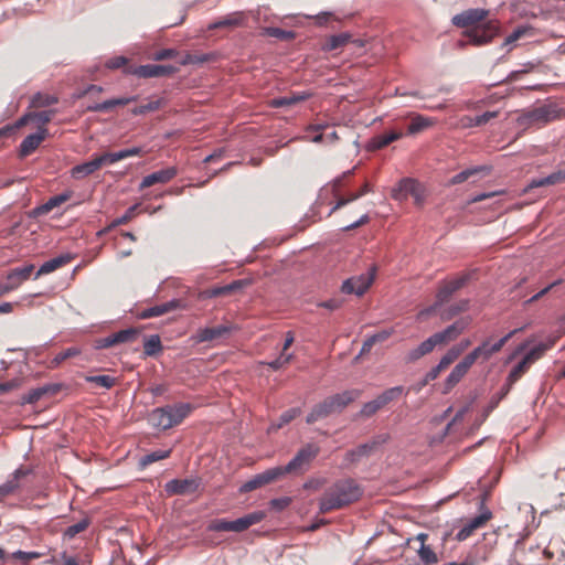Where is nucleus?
Wrapping results in <instances>:
<instances>
[{"label": "nucleus", "instance_id": "c9c22d12", "mask_svg": "<svg viewBox=\"0 0 565 565\" xmlns=\"http://www.w3.org/2000/svg\"><path fill=\"white\" fill-rule=\"evenodd\" d=\"M70 260H71V258L68 256H58V257H55V258H52V259L45 262L39 268V270H38V273L35 275V278H39L42 275L50 274V273L61 268L62 266H64L67 263H70Z\"/></svg>", "mask_w": 565, "mask_h": 565}, {"label": "nucleus", "instance_id": "774afa93", "mask_svg": "<svg viewBox=\"0 0 565 565\" xmlns=\"http://www.w3.org/2000/svg\"><path fill=\"white\" fill-rule=\"evenodd\" d=\"M78 353H79V351H78L76 348H68V349H66V350H64V351L60 352V353L55 356L54 361H55L56 363H61V362H63V361H65V360H67V359L72 358V356L77 355Z\"/></svg>", "mask_w": 565, "mask_h": 565}, {"label": "nucleus", "instance_id": "c85d7f7f", "mask_svg": "<svg viewBox=\"0 0 565 565\" xmlns=\"http://www.w3.org/2000/svg\"><path fill=\"white\" fill-rule=\"evenodd\" d=\"M244 17L242 12H234L231 14H227L217 21H214L209 24L207 30H216V29H235L237 26H241L243 24Z\"/></svg>", "mask_w": 565, "mask_h": 565}, {"label": "nucleus", "instance_id": "a878e982", "mask_svg": "<svg viewBox=\"0 0 565 565\" xmlns=\"http://www.w3.org/2000/svg\"><path fill=\"white\" fill-rule=\"evenodd\" d=\"M407 117L411 118V124L407 127L408 135H417L436 124L434 118L426 117L416 113H409Z\"/></svg>", "mask_w": 565, "mask_h": 565}, {"label": "nucleus", "instance_id": "20e7f679", "mask_svg": "<svg viewBox=\"0 0 565 565\" xmlns=\"http://www.w3.org/2000/svg\"><path fill=\"white\" fill-rule=\"evenodd\" d=\"M266 518L264 511H255L248 513L237 520L228 521L225 519H216L213 520L207 529L214 532H236L241 533L249 529L252 525H255L262 522Z\"/></svg>", "mask_w": 565, "mask_h": 565}, {"label": "nucleus", "instance_id": "4be33fe9", "mask_svg": "<svg viewBox=\"0 0 565 565\" xmlns=\"http://www.w3.org/2000/svg\"><path fill=\"white\" fill-rule=\"evenodd\" d=\"M46 135L47 129L39 127L38 132L25 137L20 145V156L26 157L34 152L39 148L41 142L45 139Z\"/></svg>", "mask_w": 565, "mask_h": 565}, {"label": "nucleus", "instance_id": "f8f14e48", "mask_svg": "<svg viewBox=\"0 0 565 565\" xmlns=\"http://www.w3.org/2000/svg\"><path fill=\"white\" fill-rule=\"evenodd\" d=\"M523 330H524L523 327L514 329L511 332H509L507 335L501 338L499 341H497L495 343H491V340L487 339V340L482 341V343L480 345H478L477 348H475L473 350L477 353L479 359H481L482 361H488L494 353H498L499 351H501V349L504 347V344L512 337H514L516 333H519Z\"/></svg>", "mask_w": 565, "mask_h": 565}, {"label": "nucleus", "instance_id": "6e6552de", "mask_svg": "<svg viewBox=\"0 0 565 565\" xmlns=\"http://www.w3.org/2000/svg\"><path fill=\"white\" fill-rule=\"evenodd\" d=\"M377 267L375 265L371 266L367 274H363L360 276H354L348 278L343 281L341 286V291L347 295H364L367 289L371 287L372 282L375 279Z\"/></svg>", "mask_w": 565, "mask_h": 565}, {"label": "nucleus", "instance_id": "3c124183", "mask_svg": "<svg viewBox=\"0 0 565 565\" xmlns=\"http://www.w3.org/2000/svg\"><path fill=\"white\" fill-rule=\"evenodd\" d=\"M89 526V520L87 518L81 520L79 522L68 526L65 530V536L68 539L75 537L77 534L84 532Z\"/></svg>", "mask_w": 565, "mask_h": 565}, {"label": "nucleus", "instance_id": "5fc2aeb1", "mask_svg": "<svg viewBox=\"0 0 565 565\" xmlns=\"http://www.w3.org/2000/svg\"><path fill=\"white\" fill-rule=\"evenodd\" d=\"M301 411L300 408H290L286 412H284L279 417V423L275 426L276 429L281 428L284 425H287L292 419L298 417L300 415Z\"/></svg>", "mask_w": 565, "mask_h": 565}, {"label": "nucleus", "instance_id": "4468645a", "mask_svg": "<svg viewBox=\"0 0 565 565\" xmlns=\"http://www.w3.org/2000/svg\"><path fill=\"white\" fill-rule=\"evenodd\" d=\"M412 196L415 204L422 205L425 201V189L424 186L414 179H403L398 184L396 198Z\"/></svg>", "mask_w": 565, "mask_h": 565}, {"label": "nucleus", "instance_id": "bf43d9fd", "mask_svg": "<svg viewBox=\"0 0 565 565\" xmlns=\"http://www.w3.org/2000/svg\"><path fill=\"white\" fill-rule=\"evenodd\" d=\"M443 305L441 303H438V300L436 299L435 302L425 308V309H422L418 313H417V320L419 321H423L425 320L427 317L431 316V315H435L439 308L441 307Z\"/></svg>", "mask_w": 565, "mask_h": 565}, {"label": "nucleus", "instance_id": "ddd939ff", "mask_svg": "<svg viewBox=\"0 0 565 565\" xmlns=\"http://www.w3.org/2000/svg\"><path fill=\"white\" fill-rule=\"evenodd\" d=\"M281 478V471L277 467L267 469L266 471L254 476L250 480L243 483L239 488L241 493H247L269 484Z\"/></svg>", "mask_w": 565, "mask_h": 565}, {"label": "nucleus", "instance_id": "4d7b16f0", "mask_svg": "<svg viewBox=\"0 0 565 565\" xmlns=\"http://www.w3.org/2000/svg\"><path fill=\"white\" fill-rule=\"evenodd\" d=\"M178 54H179L178 51L174 49H162V50L156 51L151 55V58L153 61H166V60L175 57Z\"/></svg>", "mask_w": 565, "mask_h": 565}, {"label": "nucleus", "instance_id": "bb28decb", "mask_svg": "<svg viewBox=\"0 0 565 565\" xmlns=\"http://www.w3.org/2000/svg\"><path fill=\"white\" fill-rule=\"evenodd\" d=\"M402 130H391L381 135L374 136L369 142L370 150H381L387 147L390 143L401 139L403 137Z\"/></svg>", "mask_w": 565, "mask_h": 565}, {"label": "nucleus", "instance_id": "cd10ccee", "mask_svg": "<svg viewBox=\"0 0 565 565\" xmlns=\"http://www.w3.org/2000/svg\"><path fill=\"white\" fill-rule=\"evenodd\" d=\"M136 99H137L136 96L111 98V99L105 100L104 103H98V104H93V105L87 106L86 111H96V113L109 111L117 106H126V105L135 102Z\"/></svg>", "mask_w": 565, "mask_h": 565}, {"label": "nucleus", "instance_id": "e433bc0d", "mask_svg": "<svg viewBox=\"0 0 565 565\" xmlns=\"http://www.w3.org/2000/svg\"><path fill=\"white\" fill-rule=\"evenodd\" d=\"M351 35L349 33H341L337 35L329 36L326 42L322 44V50L326 52H331L338 49L343 47L349 43Z\"/></svg>", "mask_w": 565, "mask_h": 565}, {"label": "nucleus", "instance_id": "338daca9", "mask_svg": "<svg viewBox=\"0 0 565 565\" xmlns=\"http://www.w3.org/2000/svg\"><path fill=\"white\" fill-rule=\"evenodd\" d=\"M525 66H526V68H524V70L511 72L503 82H505V83L514 82L520 77V75L526 74L534 68V64H532V63H527Z\"/></svg>", "mask_w": 565, "mask_h": 565}, {"label": "nucleus", "instance_id": "7c9ffc66", "mask_svg": "<svg viewBox=\"0 0 565 565\" xmlns=\"http://www.w3.org/2000/svg\"><path fill=\"white\" fill-rule=\"evenodd\" d=\"M71 198V193H61L58 195L50 198L44 204L35 207L33 210V214L36 216L45 215L50 213L53 209L60 206L61 204L68 201Z\"/></svg>", "mask_w": 565, "mask_h": 565}, {"label": "nucleus", "instance_id": "37998d69", "mask_svg": "<svg viewBox=\"0 0 565 565\" xmlns=\"http://www.w3.org/2000/svg\"><path fill=\"white\" fill-rule=\"evenodd\" d=\"M162 351L160 337L154 334L150 335L143 343V353L149 356H154Z\"/></svg>", "mask_w": 565, "mask_h": 565}, {"label": "nucleus", "instance_id": "dca6fc26", "mask_svg": "<svg viewBox=\"0 0 565 565\" xmlns=\"http://www.w3.org/2000/svg\"><path fill=\"white\" fill-rule=\"evenodd\" d=\"M387 437L379 436L374 438L372 441L362 444L356 448L349 450L345 455V460L350 463H355L360 461L364 457H369L373 451L383 443H385Z\"/></svg>", "mask_w": 565, "mask_h": 565}, {"label": "nucleus", "instance_id": "412c9836", "mask_svg": "<svg viewBox=\"0 0 565 565\" xmlns=\"http://www.w3.org/2000/svg\"><path fill=\"white\" fill-rule=\"evenodd\" d=\"M34 270L33 265L13 268L8 275L6 286L10 291L17 289L23 281L28 280Z\"/></svg>", "mask_w": 565, "mask_h": 565}, {"label": "nucleus", "instance_id": "f3484780", "mask_svg": "<svg viewBox=\"0 0 565 565\" xmlns=\"http://www.w3.org/2000/svg\"><path fill=\"white\" fill-rule=\"evenodd\" d=\"M178 68L172 65L147 64L135 68L134 74L140 78L164 77L173 75Z\"/></svg>", "mask_w": 565, "mask_h": 565}, {"label": "nucleus", "instance_id": "9d476101", "mask_svg": "<svg viewBox=\"0 0 565 565\" xmlns=\"http://www.w3.org/2000/svg\"><path fill=\"white\" fill-rule=\"evenodd\" d=\"M489 13L490 12L487 9H468L459 14H456L451 21L454 25L467 30L488 21L487 18Z\"/></svg>", "mask_w": 565, "mask_h": 565}, {"label": "nucleus", "instance_id": "6e6d98bb", "mask_svg": "<svg viewBox=\"0 0 565 565\" xmlns=\"http://www.w3.org/2000/svg\"><path fill=\"white\" fill-rule=\"evenodd\" d=\"M23 380L20 377L12 379L10 381L0 383V394H6L11 391L18 390L22 386Z\"/></svg>", "mask_w": 565, "mask_h": 565}, {"label": "nucleus", "instance_id": "13d9d810", "mask_svg": "<svg viewBox=\"0 0 565 565\" xmlns=\"http://www.w3.org/2000/svg\"><path fill=\"white\" fill-rule=\"evenodd\" d=\"M291 359H292V354L281 352L280 355L277 359H275L274 361L269 362L268 365L273 370H279V369L284 367L285 365H287L291 361Z\"/></svg>", "mask_w": 565, "mask_h": 565}, {"label": "nucleus", "instance_id": "052dcab7", "mask_svg": "<svg viewBox=\"0 0 565 565\" xmlns=\"http://www.w3.org/2000/svg\"><path fill=\"white\" fill-rule=\"evenodd\" d=\"M477 529L473 526V524L469 521L467 524H465L461 530L457 533L456 539L459 542H462L470 537Z\"/></svg>", "mask_w": 565, "mask_h": 565}, {"label": "nucleus", "instance_id": "1a4fd4ad", "mask_svg": "<svg viewBox=\"0 0 565 565\" xmlns=\"http://www.w3.org/2000/svg\"><path fill=\"white\" fill-rule=\"evenodd\" d=\"M403 392L402 386H395L391 387L386 391H384L382 394H380L373 401H370L365 403L360 412V415L362 417H371L376 412L385 407L387 404H390L392 401L398 398Z\"/></svg>", "mask_w": 565, "mask_h": 565}, {"label": "nucleus", "instance_id": "f03ea898", "mask_svg": "<svg viewBox=\"0 0 565 565\" xmlns=\"http://www.w3.org/2000/svg\"><path fill=\"white\" fill-rule=\"evenodd\" d=\"M471 321L472 319L470 317H462L448 326L445 330L434 333L407 353V362H415L433 352L437 345H445L456 340L465 330L468 329Z\"/></svg>", "mask_w": 565, "mask_h": 565}, {"label": "nucleus", "instance_id": "69168bd1", "mask_svg": "<svg viewBox=\"0 0 565 565\" xmlns=\"http://www.w3.org/2000/svg\"><path fill=\"white\" fill-rule=\"evenodd\" d=\"M290 503H291V499L289 497L273 499L269 502L270 507L277 511H281V510L286 509L287 507L290 505Z\"/></svg>", "mask_w": 565, "mask_h": 565}, {"label": "nucleus", "instance_id": "6ab92c4d", "mask_svg": "<svg viewBox=\"0 0 565 565\" xmlns=\"http://www.w3.org/2000/svg\"><path fill=\"white\" fill-rule=\"evenodd\" d=\"M178 174L175 167H169L146 175L140 182L139 189L143 190L157 183H168Z\"/></svg>", "mask_w": 565, "mask_h": 565}, {"label": "nucleus", "instance_id": "0e129e2a", "mask_svg": "<svg viewBox=\"0 0 565 565\" xmlns=\"http://www.w3.org/2000/svg\"><path fill=\"white\" fill-rule=\"evenodd\" d=\"M446 369L445 367H441V364L438 363L435 367H433L429 372H427V374L425 375V379L422 383L420 386H425L427 385L430 381H434L436 380L439 374L445 371Z\"/></svg>", "mask_w": 565, "mask_h": 565}, {"label": "nucleus", "instance_id": "c756f323", "mask_svg": "<svg viewBox=\"0 0 565 565\" xmlns=\"http://www.w3.org/2000/svg\"><path fill=\"white\" fill-rule=\"evenodd\" d=\"M168 406L170 407L169 417L175 422V426L180 425L194 409L190 403H177Z\"/></svg>", "mask_w": 565, "mask_h": 565}, {"label": "nucleus", "instance_id": "2eb2a0df", "mask_svg": "<svg viewBox=\"0 0 565 565\" xmlns=\"http://www.w3.org/2000/svg\"><path fill=\"white\" fill-rule=\"evenodd\" d=\"M200 484L199 478L173 479L166 483V491L169 494L189 495L196 492Z\"/></svg>", "mask_w": 565, "mask_h": 565}, {"label": "nucleus", "instance_id": "5701e85b", "mask_svg": "<svg viewBox=\"0 0 565 565\" xmlns=\"http://www.w3.org/2000/svg\"><path fill=\"white\" fill-rule=\"evenodd\" d=\"M137 331L135 329H126L115 332L98 341L99 348H110L119 343L131 342L136 339Z\"/></svg>", "mask_w": 565, "mask_h": 565}, {"label": "nucleus", "instance_id": "de8ad7c7", "mask_svg": "<svg viewBox=\"0 0 565 565\" xmlns=\"http://www.w3.org/2000/svg\"><path fill=\"white\" fill-rule=\"evenodd\" d=\"M86 381L104 388H111L116 384V379L109 375L87 376Z\"/></svg>", "mask_w": 565, "mask_h": 565}, {"label": "nucleus", "instance_id": "72a5a7b5", "mask_svg": "<svg viewBox=\"0 0 565 565\" xmlns=\"http://www.w3.org/2000/svg\"><path fill=\"white\" fill-rule=\"evenodd\" d=\"M308 97L309 94L306 93H291L290 95L271 99L269 105L274 108L287 107L303 102Z\"/></svg>", "mask_w": 565, "mask_h": 565}, {"label": "nucleus", "instance_id": "58836bf2", "mask_svg": "<svg viewBox=\"0 0 565 565\" xmlns=\"http://www.w3.org/2000/svg\"><path fill=\"white\" fill-rule=\"evenodd\" d=\"M565 181V170H561L557 172H554L545 178L532 180L530 183V188H540V186H547V185H554L561 182Z\"/></svg>", "mask_w": 565, "mask_h": 565}, {"label": "nucleus", "instance_id": "7ed1b4c3", "mask_svg": "<svg viewBox=\"0 0 565 565\" xmlns=\"http://www.w3.org/2000/svg\"><path fill=\"white\" fill-rule=\"evenodd\" d=\"M360 396V390H349L329 396L312 408V411L308 414L306 422L308 424H313L317 420L326 418L333 413L341 412L344 407L358 399Z\"/></svg>", "mask_w": 565, "mask_h": 565}, {"label": "nucleus", "instance_id": "864d4df0", "mask_svg": "<svg viewBox=\"0 0 565 565\" xmlns=\"http://www.w3.org/2000/svg\"><path fill=\"white\" fill-rule=\"evenodd\" d=\"M265 34L271 38L286 41L292 40L295 38V33L292 31H287L280 28H267L265 29Z\"/></svg>", "mask_w": 565, "mask_h": 565}, {"label": "nucleus", "instance_id": "8fccbe9b", "mask_svg": "<svg viewBox=\"0 0 565 565\" xmlns=\"http://www.w3.org/2000/svg\"><path fill=\"white\" fill-rule=\"evenodd\" d=\"M170 454H171L170 449L169 450H156V451H152V452L143 456L140 462L142 466H148L158 460H162V459L170 457Z\"/></svg>", "mask_w": 565, "mask_h": 565}, {"label": "nucleus", "instance_id": "2f4dec72", "mask_svg": "<svg viewBox=\"0 0 565 565\" xmlns=\"http://www.w3.org/2000/svg\"><path fill=\"white\" fill-rule=\"evenodd\" d=\"M417 540L420 541V547L418 550V557L424 565H433L438 563L437 554L431 550L430 546L425 544L427 534L420 533L417 535Z\"/></svg>", "mask_w": 565, "mask_h": 565}, {"label": "nucleus", "instance_id": "f704fd0d", "mask_svg": "<svg viewBox=\"0 0 565 565\" xmlns=\"http://www.w3.org/2000/svg\"><path fill=\"white\" fill-rule=\"evenodd\" d=\"M490 170H491V168L488 167V166H479V167H473V168L466 169V170L457 173L456 175H454L449 180V184L455 185V184L463 183L465 181H467L472 175H476V174L481 173V172L489 173Z\"/></svg>", "mask_w": 565, "mask_h": 565}, {"label": "nucleus", "instance_id": "423d86ee", "mask_svg": "<svg viewBox=\"0 0 565 565\" xmlns=\"http://www.w3.org/2000/svg\"><path fill=\"white\" fill-rule=\"evenodd\" d=\"M320 448L315 444H307L296 456L286 465L277 467L281 471V477L288 473H302L310 466L311 461L318 456Z\"/></svg>", "mask_w": 565, "mask_h": 565}, {"label": "nucleus", "instance_id": "79ce46f5", "mask_svg": "<svg viewBox=\"0 0 565 565\" xmlns=\"http://www.w3.org/2000/svg\"><path fill=\"white\" fill-rule=\"evenodd\" d=\"M42 556L39 552H23L17 551L7 556V559L12 563L19 562L22 565H28L31 561L38 559Z\"/></svg>", "mask_w": 565, "mask_h": 565}, {"label": "nucleus", "instance_id": "b1692460", "mask_svg": "<svg viewBox=\"0 0 565 565\" xmlns=\"http://www.w3.org/2000/svg\"><path fill=\"white\" fill-rule=\"evenodd\" d=\"M170 407L163 406L154 408L149 415V422L156 428H160L162 430L170 429L175 426V422H172L169 417Z\"/></svg>", "mask_w": 565, "mask_h": 565}, {"label": "nucleus", "instance_id": "9b49d317", "mask_svg": "<svg viewBox=\"0 0 565 565\" xmlns=\"http://www.w3.org/2000/svg\"><path fill=\"white\" fill-rule=\"evenodd\" d=\"M565 116L564 111L555 104H545L534 108L529 114V119L536 124H548Z\"/></svg>", "mask_w": 565, "mask_h": 565}, {"label": "nucleus", "instance_id": "0eeeda50", "mask_svg": "<svg viewBox=\"0 0 565 565\" xmlns=\"http://www.w3.org/2000/svg\"><path fill=\"white\" fill-rule=\"evenodd\" d=\"M475 271H466L459 274L457 277L449 280H444L439 284L436 292L438 303H446L450 298L460 289H462L472 279Z\"/></svg>", "mask_w": 565, "mask_h": 565}, {"label": "nucleus", "instance_id": "393cba45", "mask_svg": "<svg viewBox=\"0 0 565 565\" xmlns=\"http://www.w3.org/2000/svg\"><path fill=\"white\" fill-rule=\"evenodd\" d=\"M531 364L523 358L509 373L502 387V396H505L512 386L530 370Z\"/></svg>", "mask_w": 565, "mask_h": 565}, {"label": "nucleus", "instance_id": "c03bdc74", "mask_svg": "<svg viewBox=\"0 0 565 565\" xmlns=\"http://www.w3.org/2000/svg\"><path fill=\"white\" fill-rule=\"evenodd\" d=\"M49 391H50L49 386H42V387L33 388L29 393L24 394L21 397L20 404L21 405L34 404L38 401H40L45 394H47Z\"/></svg>", "mask_w": 565, "mask_h": 565}, {"label": "nucleus", "instance_id": "a211bd4d", "mask_svg": "<svg viewBox=\"0 0 565 565\" xmlns=\"http://www.w3.org/2000/svg\"><path fill=\"white\" fill-rule=\"evenodd\" d=\"M185 305L182 300L179 299H172L168 302L157 305L150 308H146L137 313L138 318L140 319H150L163 316L170 311L177 310V309H184Z\"/></svg>", "mask_w": 565, "mask_h": 565}, {"label": "nucleus", "instance_id": "39448f33", "mask_svg": "<svg viewBox=\"0 0 565 565\" xmlns=\"http://www.w3.org/2000/svg\"><path fill=\"white\" fill-rule=\"evenodd\" d=\"M499 33L500 22L493 19L465 30L462 35L469 40L470 44L482 46L491 43Z\"/></svg>", "mask_w": 565, "mask_h": 565}, {"label": "nucleus", "instance_id": "ea45409f", "mask_svg": "<svg viewBox=\"0 0 565 565\" xmlns=\"http://www.w3.org/2000/svg\"><path fill=\"white\" fill-rule=\"evenodd\" d=\"M555 344V340H550L544 343H540L532 348L523 358L532 365L540 360L544 353Z\"/></svg>", "mask_w": 565, "mask_h": 565}, {"label": "nucleus", "instance_id": "49530a36", "mask_svg": "<svg viewBox=\"0 0 565 565\" xmlns=\"http://www.w3.org/2000/svg\"><path fill=\"white\" fill-rule=\"evenodd\" d=\"M58 102V98L53 95L38 93L32 97V105L34 107H46L54 105Z\"/></svg>", "mask_w": 565, "mask_h": 565}, {"label": "nucleus", "instance_id": "aec40b11", "mask_svg": "<svg viewBox=\"0 0 565 565\" xmlns=\"http://www.w3.org/2000/svg\"><path fill=\"white\" fill-rule=\"evenodd\" d=\"M233 328L228 324H220L198 330L195 340L198 342H211L224 338L232 332Z\"/></svg>", "mask_w": 565, "mask_h": 565}, {"label": "nucleus", "instance_id": "e2e57ef3", "mask_svg": "<svg viewBox=\"0 0 565 565\" xmlns=\"http://www.w3.org/2000/svg\"><path fill=\"white\" fill-rule=\"evenodd\" d=\"M459 358L458 351L452 350L450 348L446 354L440 359L439 363L441 364V367L447 369L452 362H455Z\"/></svg>", "mask_w": 565, "mask_h": 565}, {"label": "nucleus", "instance_id": "09e8293b", "mask_svg": "<svg viewBox=\"0 0 565 565\" xmlns=\"http://www.w3.org/2000/svg\"><path fill=\"white\" fill-rule=\"evenodd\" d=\"M161 99L149 100L146 104H141L135 107L131 113L136 116L143 115L150 111L158 110L161 107Z\"/></svg>", "mask_w": 565, "mask_h": 565}, {"label": "nucleus", "instance_id": "a18cd8bd", "mask_svg": "<svg viewBox=\"0 0 565 565\" xmlns=\"http://www.w3.org/2000/svg\"><path fill=\"white\" fill-rule=\"evenodd\" d=\"M23 475L21 470L14 472V479L7 481L0 486V498L12 494L19 487L18 479Z\"/></svg>", "mask_w": 565, "mask_h": 565}, {"label": "nucleus", "instance_id": "473e14b6", "mask_svg": "<svg viewBox=\"0 0 565 565\" xmlns=\"http://www.w3.org/2000/svg\"><path fill=\"white\" fill-rule=\"evenodd\" d=\"M100 168L98 166L96 158H93L92 160H89L87 162H84V163L73 167L71 169V175L74 179H83V178H86V177L93 174L94 172H96Z\"/></svg>", "mask_w": 565, "mask_h": 565}, {"label": "nucleus", "instance_id": "603ef678", "mask_svg": "<svg viewBox=\"0 0 565 565\" xmlns=\"http://www.w3.org/2000/svg\"><path fill=\"white\" fill-rule=\"evenodd\" d=\"M55 113V110H42L31 113L32 121L39 124V127L45 128L44 126L51 121Z\"/></svg>", "mask_w": 565, "mask_h": 565}, {"label": "nucleus", "instance_id": "680f3d73", "mask_svg": "<svg viewBox=\"0 0 565 565\" xmlns=\"http://www.w3.org/2000/svg\"><path fill=\"white\" fill-rule=\"evenodd\" d=\"M491 518L492 513L489 510H487L482 512L480 515H477L476 518L471 519L470 522L478 530L483 527Z\"/></svg>", "mask_w": 565, "mask_h": 565}, {"label": "nucleus", "instance_id": "4c0bfd02", "mask_svg": "<svg viewBox=\"0 0 565 565\" xmlns=\"http://www.w3.org/2000/svg\"><path fill=\"white\" fill-rule=\"evenodd\" d=\"M468 308H469V300L461 299V300L448 306L444 310H441L440 317L444 321H447V320L452 319L455 316L467 311Z\"/></svg>", "mask_w": 565, "mask_h": 565}, {"label": "nucleus", "instance_id": "a19ab883", "mask_svg": "<svg viewBox=\"0 0 565 565\" xmlns=\"http://www.w3.org/2000/svg\"><path fill=\"white\" fill-rule=\"evenodd\" d=\"M534 29L531 25H520L510 35H508L503 42V46H508L522 38L533 36Z\"/></svg>", "mask_w": 565, "mask_h": 565}, {"label": "nucleus", "instance_id": "f257e3e1", "mask_svg": "<svg viewBox=\"0 0 565 565\" xmlns=\"http://www.w3.org/2000/svg\"><path fill=\"white\" fill-rule=\"evenodd\" d=\"M363 494L353 479H342L330 486L319 500L320 513H329L356 502Z\"/></svg>", "mask_w": 565, "mask_h": 565}]
</instances>
